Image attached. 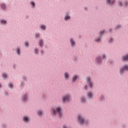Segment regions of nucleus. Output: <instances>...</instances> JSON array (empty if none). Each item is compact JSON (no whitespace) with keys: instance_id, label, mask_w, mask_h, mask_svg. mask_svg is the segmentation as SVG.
Masks as SVG:
<instances>
[{"instance_id":"5701e85b","label":"nucleus","mask_w":128,"mask_h":128,"mask_svg":"<svg viewBox=\"0 0 128 128\" xmlns=\"http://www.w3.org/2000/svg\"><path fill=\"white\" fill-rule=\"evenodd\" d=\"M38 50L36 48L35 49V54H38Z\"/></svg>"},{"instance_id":"2f4dec72","label":"nucleus","mask_w":128,"mask_h":128,"mask_svg":"<svg viewBox=\"0 0 128 128\" xmlns=\"http://www.w3.org/2000/svg\"><path fill=\"white\" fill-rule=\"evenodd\" d=\"M24 100H26V96H24Z\"/></svg>"},{"instance_id":"a878e982","label":"nucleus","mask_w":128,"mask_h":128,"mask_svg":"<svg viewBox=\"0 0 128 128\" xmlns=\"http://www.w3.org/2000/svg\"><path fill=\"white\" fill-rule=\"evenodd\" d=\"M120 6H122V3L120 2H118Z\"/></svg>"},{"instance_id":"72a5a7b5","label":"nucleus","mask_w":128,"mask_h":128,"mask_svg":"<svg viewBox=\"0 0 128 128\" xmlns=\"http://www.w3.org/2000/svg\"><path fill=\"white\" fill-rule=\"evenodd\" d=\"M102 58H106V56L103 55Z\"/></svg>"},{"instance_id":"b1692460","label":"nucleus","mask_w":128,"mask_h":128,"mask_svg":"<svg viewBox=\"0 0 128 128\" xmlns=\"http://www.w3.org/2000/svg\"><path fill=\"white\" fill-rule=\"evenodd\" d=\"M40 36V34H36V38H38Z\"/></svg>"},{"instance_id":"c85d7f7f","label":"nucleus","mask_w":128,"mask_h":128,"mask_svg":"<svg viewBox=\"0 0 128 128\" xmlns=\"http://www.w3.org/2000/svg\"><path fill=\"white\" fill-rule=\"evenodd\" d=\"M12 86H14L12 85V84H10V88H12Z\"/></svg>"},{"instance_id":"cd10ccee","label":"nucleus","mask_w":128,"mask_h":128,"mask_svg":"<svg viewBox=\"0 0 128 128\" xmlns=\"http://www.w3.org/2000/svg\"><path fill=\"white\" fill-rule=\"evenodd\" d=\"M96 60H97L98 62H100V58H99V59L96 58Z\"/></svg>"},{"instance_id":"2eb2a0df","label":"nucleus","mask_w":128,"mask_h":128,"mask_svg":"<svg viewBox=\"0 0 128 128\" xmlns=\"http://www.w3.org/2000/svg\"><path fill=\"white\" fill-rule=\"evenodd\" d=\"M70 18V16H66L64 18L65 20H68Z\"/></svg>"},{"instance_id":"393cba45","label":"nucleus","mask_w":128,"mask_h":128,"mask_svg":"<svg viewBox=\"0 0 128 128\" xmlns=\"http://www.w3.org/2000/svg\"><path fill=\"white\" fill-rule=\"evenodd\" d=\"M17 54H20V49H18V50H17Z\"/></svg>"},{"instance_id":"dca6fc26","label":"nucleus","mask_w":128,"mask_h":128,"mask_svg":"<svg viewBox=\"0 0 128 128\" xmlns=\"http://www.w3.org/2000/svg\"><path fill=\"white\" fill-rule=\"evenodd\" d=\"M0 22H1L2 24H6V21L4 20H0Z\"/></svg>"},{"instance_id":"bb28decb","label":"nucleus","mask_w":128,"mask_h":128,"mask_svg":"<svg viewBox=\"0 0 128 128\" xmlns=\"http://www.w3.org/2000/svg\"><path fill=\"white\" fill-rule=\"evenodd\" d=\"M32 6H34L36 4H34V2H32Z\"/></svg>"},{"instance_id":"39448f33","label":"nucleus","mask_w":128,"mask_h":128,"mask_svg":"<svg viewBox=\"0 0 128 128\" xmlns=\"http://www.w3.org/2000/svg\"><path fill=\"white\" fill-rule=\"evenodd\" d=\"M106 2L108 4H112L114 2V0H106Z\"/></svg>"},{"instance_id":"c756f323","label":"nucleus","mask_w":128,"mask_h":128,"mask_svg":"<svg viewBox=\"0 0 128 128\" xmlns=\"http://www.w3.org/2000/svg\"><path fill=\"white\" fill-rule=\"evenodd\" d=\"M96 42H100V39L98 38V39L96 40Z\"/></svg>"},{"instance_id":"9d476101","label":"nucleus","mask_w":128,"mask_h":128,"mask_svg":"<svg viewBox=\"0 0 128 128\" xmlns=\"http://www.w3.org/2000/svg\"><path fill=\"white\" fill-rule=\"evenodd\" d=\"M39 44H40V46H44V42H42V40H40L39 42Z\"/></svg>"},{"instance_id":"412c9836","label":"nucleus","mask_w":128,"mask_h":128,"mask_svg":"<svg viewBox=\"0 0 128 128\" xmlns=\"http://www.w3.org/2000/svg\"><path fill=\"white\" fill-rule=\"evenodd\" d=\"M104 30L101 31V32H100V35L102 34H104Z\"/></svg>"},{"instance_id":"7c9ffc66","label":"nucleus","mask_w":128,"mask_h":128,"mask_svg":"<svg viewBox=\"0 0 128 128\" xmlns=\"http://www.w3.org/2000/svg\"><path fill=\"white\" fill-rule=\"evenodd\" d=\"M120 28V26H116V28Z\"/></svg>"},{"instance_id":"f3484780","label":"nucleus","mask_w":128,"mask_h":128,"mask_svg":"<svg viewBox=\"0 0 128 128\" xmlns=\"http://www.w3.org/2000/svg\"><path fill=\"white\" fill-rule=\"evenodd\" d=\"M40 28L42 30H46V26L44 25H42Z\"/></svg>"},{"instance_id":"7ed1b4c3","label":"nucleus","mask_w":128,"mask_h":128,"mask_svg":"<svg viewBox=\"0 0 128 128\" xmlns=\"http://www.w3.org/2000/svg\"><path fill=\"white\" fill-rule=\"evenodd\" d=\"M68 100H70V96L66 95L62 98L63 102H68Z\"/></svg>"},{"instance_id":"473e14b6","label":"nucleus","mask_w":128,"mask_h":128,"mask_svg":"<svg viewBox=\"0 0 128 128\" xmlns=\"http://www.w3.org/2000/svg\"><path fill=\"white\" fill-rule=\"evenodd\" d=\"M112 42V38H111L110 40L109 41V42Z\"/></svg>"},{"instance_id":"f704fd0d","label":"nucleus","mask_w":128,"mask_h":128,"mask_svg":"<svg viewBox=\"0 0 128 128\" xmlns=\"http://www.w3.org/2000/svg\"><path fill=\"white\" fill-rule=\"evenodd\" d=\"M63 128H66V126H63Z\"/></svg>"},{"instance_id":"6e6552de","label":"nucleus","mask_w":128,"mask_h":128,"mask_svg":"<svg viewBox=\"0 0 128 128\" xmlns=\"http://www.w3.org/2000/svg\"><path fill=\"white\" fill-rule=\"evenodd\" d=\"M70 42H71V46H74V44H76L74 41L72 40V39H70Z\"/></svg>"},{"instance_id":"f257e3e1","label":"nucleus","mask_w":128,"mask_h":128,"mask_svg":"<svg viewBox=\"0 0 128 128\" xmlns=\"http://www.w3.org/2000/svg\"><path fill=\"white\" fill-rule=\"evenodd\" d=\"M52 112L53 114H56V112H57L58 114V116L60 117L62 116V109L60 108H56V110L52 109Z\"/></svg>"},{"instance_id":"4be33fe9","label":"nucleus","mask_w":128,"mask_h":128,"mask_svg":"<svg viewBox=\"0 0 128 128\" xmlns=\"http://www.w3.org/2000/svg\"><path fill=\"white\" fill-rule=\"evenodd\" d=\"M25 46H28V42H25Z\"/></svg>"},{"instance_id":"a211bd4d","label":"nucleus","mask_w":128,"mask_h":128,"mask_svg":"<svg viewBox=\"0 0 128 128\" xmlns=\"http://www.w3.org/2000/svg\"><path fill=\"white\" fill-rule=\"evenodd\" d=\"M8 76V75H6V74H2V78H6Z\"/></svg>"},{"instance_id":"f8f14e48","label":"nucleus","mask_w":128,"mask_h":128,"mask_svg":"<svg viewBox=\"0 0 128 128\" xmlns=\"http://www.w3.org/2000/svg\"><path fill=\"white\" fill-rule=\"evenodd\" d=\"M88 98H92V92L88 93Z\"/></svg>"},{"instance_id":"4468645a","label":"nucleus","mask_w":128,"mask_h":128,"mask_svg":"<svg viewBox=\"0 0 128 128\" xmlns=\"http://www.w3.org/2000/svg\"><path fill=\"white\" fill-rule=\"evenodd\" d=\"M38 116H42V112L40 111V110H39L38 112Z\"/></svg>"},{"instance_id":"423d86ee","label":"nucleus","mask_w":128,"mask_h":128,"mask_svg":"<svg viewBox=\"0 0 128 128\" xmlns=\"http://www.w3.org/2000/svg\"><path fill=\"white\" fill-rule=\"evenodd\" d=\"M122 60L124 61L128 60V55H126V56H123Z\"/></svg>"},{"instance_id":"4c0bfd02","label":"nucleus","mask_w":128,"mask_h":128,"mask_svg":"<svg viewBox=\"0 0 128 128\" xmlns=\"http://www.w3.org/2000/svg\"><path fill=\"white\" fill-rule=\"evenodd\" d=\"M41 52H42H42H43L42 51Z\"/></svg>"},{"instance_id":"aec40b11","label":"nucleus","mask_w":128,"mask_h":128,"mask_svg":"<svg viewBox=\"0 0 128 128\" xmlns=\"http://www.w3.org/2000/svg\"><path fill=\"white\" fill-rule=\"evenodd\" d=\"M81 101H82V102H84V101H85L84 98H82L81 99Z\"/></svg>"},{"instance_id":"20e7f679","label":"nucleus","mask_w":128,"mask_h":128,"mask_svg":"<svg viewBox=\"0 0 128 128\" xmlns=\"http://www.w3.org/2000/svg\"><path fill=\"white\" fill-rule=\"evenodd\" d=\"M78 120H80V124H84V119L80 115L78 116Z\"/></svg>"},{"instance_id":"f03ea898","label":"nucleus","mask_w":128,"mask_h":128,"mask_svg":"<svg viewBox=\"0 0 128 128\" xmlns=\"http://www.w3.org/2000/svg\"><path fill=\"white\" fill-rule=\"evenodd\" d=\"M126 70H128V66L126 65L124 66L123 68H122L121 69H120V74H122V72H124Z\"/></svg>"},{"instance_id":"0eeeda50","label":"nucleus","mask_w":128,"mask_h":128,"mask_svg":"<svg viewBox=\"0 0 128 128\" xmlns=\"http://www.w3.org/2000/svg\"><path fill=\"white\" fill-rule=\"evenodd\" d=\"M90 78H87V82H88V83L89 84V85L90 86V88H92V84L90 81Z\"/></svg>"},{"instance_id":"9b49d317","label":"nucleus","mask_w":128,"mask_h":128,"mask_svg":"<svg viewBox=\"0 0 128 128\" xmlns=\"http://www.w3.org/2000/svg\"><path fill=\"white\" fill-rule=\"evenodd\" d=\"M64 76H65V78H66V80H68V74L67 72H65Z\"/></svg>"},{"instance_id":"e433bc0d","label":"nucleus","mask_w":128,"mask_h":128,"mask_svg":"<svg viewBox=\"0 0 128 128\" xmlns=\"http://www.w3.org/2000/svg\"><path fill=\"white\" fill-rule=\"evenodd\" d=\"M2 86V85H0V88Z\"/></svg>"},{"instance_id":"c9c22d12","label":"nucleus","mask_w":128,"mask_h":128,"mask_svg":"<svg viewBox=\"0 0 128 128\" xmlns=\"http://www.w3.org/2000/svg\"><path fill=\"white\" fill-rule=\"evenodd\" d=\"M84 88H85V89H86V86H84Z\"/></svg>"},{"instance_id":"ddd939ff","label":"nucleus","mask_w":128,"mask_h":128,"mask_svg":"<svg viewBox=\"0 0 128 128\" xmlns=\"http://www.w3.org/2000/svg\"><path fill=\"white\" fill-rule=\"evenodd\" d=\"M76 78H78V76H74L73 78H72V82H74V80H76Z\"/></svg>"},{"instance_id":"6ab92c4d","label":"nucleus","mask_w":128,"mask_h":128,"mask_svg":"<svg viewBox=\"0 0 128 128\" xmlns=\"http://www.w3.org/2000/svg\"><path fill=\"white\" fill-rule=\"evenodd\" d=\"M2 8H6V5L4 4H2Z\"/></svg>"},{"instance_id":"1a4fd4ad","label":"nucleus","mask_w":128,"mask_h":128,"mask_svg":"<svg viewBox=\"0 0 128 128\" xmlns=\"http://www.w3.org/2000/svg\"><path fill=\"white\" fill-rule=\"evenodd\" d=\"M23 120H24V122H28V117H26V116L24 117Z\"/></svg>"}]
</instances>
